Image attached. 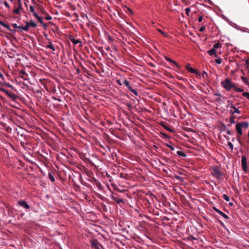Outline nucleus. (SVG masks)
Here are the masks:
<instances>
[{"mask_svg": "<svg viewBox=\"0 0 249 249\" xmlns=\"http://www.w3.org/2000/svg\"><path fill=\"white\" fill-rule=\"evenodd\" d=\"M249 126V124L248 122L244 121L240 123H237L236 124L235 128L239 136H241L243 134L242 129L246 130Z\"/></svg>", "mask_w": 249, "mask_h": 249, "instance_id": "f257e3e1", "label": "nucleus"}, {"mask_svg": "<svg viewBox=\"0 0 249 249\" xmlns=\"http://www.w3.org/2000/svg\"><path fill=\"white\" fill-rule=\"evenodd\" d=\"M221 85L226 90L230 91L232 88L233 89L234 84L230 79L227 78L221 82Z\"/></svg>", "mask_w": 249, "mask_h": 249, "instance_id": "f03ea898", "label": "nucleus"}, {"mask_svg": "<svg viewBox=\"0 0 249 249\" xmlns=\"http://www.w3.org/2000/svg\"><path fill=\"white\" fill-rule=\"evenodd\" d=\"M212 175L216 178H220L223 176V174L217 166L213 168Z\"/></svg>", "mask_w": 249, "mask_h": 249, "instance_id": "7ed1b4c3", "label": "nucleus"}, {"mask_svg": "<svg viewBox=\"0 0 249 249\" xmlns=\"http://www.w3.org/2000/svg\"><path fill=\"white\" fill-rule=\"evenodd\" d=\"M241 164L243 170L246 173L248 171L247 160L245 156H243L241 159Z\"/></svg>", "mask_w": 249, "mask_h": 249, "instance_id": "20e7f679", "label": "nucleus"}, {"mask_svg": "<svg viewBox=\"0 0 249 249\" xmlns=\"http://www.w3.org/2000/svg\"><path fill=\"white\" fill-rule=\"evenodd\" d=\"M123 84L125 85V86H126L129 90H130L135 95H138V92L136 89H132L131 87L129 85V82L126 80L125 79L124 81Z\"/></svg>", "mask_w": 249, "mask_h": 249, "instance_id": "39448f33", "label": "nucleus"}, {"mask_svg": "<svg viewBox=\"0 0 249 249\" xmlns=\"http://www.w3.org/2000/svg\"><path fill=\"white\" fill-rule=\"evenodd\" d=\"M90 242L92 247L94 248L95 249H101L102 246L97 240L93 239L92 240H90Z\"/></svg>", "mask_w": 249, "mask_h": 249, "instance_id": "423d86ee", "label": "nucleus"}, {"mask_svg": "<svg viewBox=\"0 0 249 249\" xmlns=\"http://www.w3.org/2000/svg\"><path fill=\"white\" fill-rule=\"evenodd\" d=\"M110 197L112 200L118 204H120V203H124L123 200L119 198L117 195H112L110 196Z\"/></svg>", "mask_w": 249, "mask_h": 249, "instance_id": "0eeeda50", "label": "nucleus"}, {"mask_svg": "<svg viewBox=\"0 0 249 249\" xmlns=\"http://www.w3.org/2000/svg\"><path fill=\"white\" fill-rule=\"evenodd\" d=\"M18 204L20 205V206L27 209H30V206L28 204V203L24 200H20L18 201Z\"/></svg>", "mask_w": 249, "mask_h": 249, "instance_id": "6e6552de", "label": "nucleus"}, {"mask_svg": "<svg viewBox=\"0 0 249 249\" xmlns=\"http://www.w3.org/2000/svg\"><path fill=\"white\" fill-rule=\"evenodd\" d=\"M213 209L217 212L218 213H219L220 215H221L225 219H228L229 218V217L225 213H223L221 211L219 210L217 208H216L215 207H213Z\"/></svg>", "mask_w": 249, "mask_h": 249, "instance_id": "1a4fd4ad", "label": "nucleus"}, {"mask_svg": "<svg viewBox=\"0 0 249 249\" xmlns=\"http://www.w3.org/2000/svg\"><path fill=\"white\" fill-rule=\"evenodd\" d=\"M21 8V4L19 2L18 4V7L13 10V13L16 15H19L20 14V10Z\"/></svg>", "mask_w": 249, "mask_h": 249, "instance_id": "9d476101", "label": "nucleus"}, {"mask_svg": "<svg viewBox=\"0 0 249 249\" xmlns=\"http://www.w3.org/2000/svg\"><path fill=\"white\" fill-rule=\"evenodd\" d=\"M207 53L210 55H214L215 57H217V54L216 53V51L214 49H211V50L207 51Z\"/></svg>", "mask_w": 249, "mask_h": 249, "instance_id": "9b49d317", "label": "nucleus"}, {"mask_svg": "<svg viewBox=\"0 0 249 249\" xmlns=\"http://www.w3.org/2000/svg\"><path fill=\"white\" fill-rule=\"evenodd\" d=\"M186 69L187 70L191 73H196L197 74V71L196 70H195V69H194L193 68H192L191 67H190V65L188 64V65H187L186 66Z\"/></svg>", "mask_w": 249, "mask_h": 249, "instance_id": "f8f14e48", "label": "nucleus"}, {"mask_svg": "<svg viewBox=\"0 0 249 249\" xmlns=\"http://www.w3.org/2000/svg\"><path fill=\"white\" fill-rule=\"evenodd\" d=\"M164 58L166 60H167L168 62H170L171 63L174 64L177 68H179V66L177 63L176 62H175V61H174L173 60L171 59V58H170L169 57H168L167 56H165Z\"/></svg>", "mask_w": 249, "mask_h": 249, "instance_id": "ddd939ff", "label": "nucleus"}, {"mask_svg": "<svg viewBox=\"0 0 249 249\" xmlns=\"http://www.w3.org/2000/svg\"><path fill=\"white\" fill-rule=\"evenodd\" d=\"M231 108L233 109L232 112V113L240 114V111H239V109L236 108L232 104L231 105Z\"/></svg>", "mask_w": 249, "mask_h": 249, "instance_id": "4468645a", "label": "nucleus"}, {"mask_svg": "<svg viewBox=\"0 0 249 249\" xmlns=\"http://www.w3.org/2000/svg\"><path fill=\"white\" fill-rule=\"evenodd\" d=\"M233 89L237 92H241L244 91V89L237 87L235 84L233 86Z\"/></svg>", "mask_w": 249, "mask_h": 249, "instance_id": "2eb2a0df", "label": "nucleus"}, {"mask_svg": "<svg viewBox=\"0 0 249 249\" xmlns=\"http://www.w3.org/2000/svg\"><path fill=\"white\" fill-rule=\"evenodd\" d=\"M29 25L31 27H36L37 26V24L33 21L30 20L29 22H27Z\"/></svg>", "mask_w": 249, "mask_h": 249, "instance_id": "dca6fc26", "label": "nucleus"}, {"mask_svg": "<svg viewBox=\"0 0 249 249\" xmlns=\"http://www.w3.org/2000/svg\"><path fill=\"white\" fill-rule=\"evenodd\" d=\"M220 48H221V45L220 44V43L219 42H218L213 45V47L212 48L214 49V50L216 51V49Z\"/></svg>", "mask_w": 249, "mask_h": 249, "instance_id": "f3484780", "label": "nucleus"}, {"mask_svg": "<svg viewBox=\"0 0 249 249\" xmlns=\"http://www.w3.org/2000/svg\"><path fill=\"white\" fill-rule=\"evenodd\" d=\"M37 19L38 20V21L41 23V24L44 27H46L47 25L43 22V19L42 17H39L38 18H37Z\"/></svg>", "mask_w": 249, "mask_h": 249, "instance_id": "a211bd4d", "label": "nucleus"}, {"mask_svg": "<svg viewBox=\"0 0 249 249\" xmlns=\"http://www.w3.org/2000/svg\"><path fill=\"white\" fill-rule=\"evenodd\" d=\"M46 48L50 49L53 51H55V48L52 44V42H50L49 44L46 46Z\"/></svg>", "mask_w": 249, "mask_h": 249, "instance_id": "6ab92c4d", "label": "nucleus"}, {"mask_svg": "<svg viewBox=\"0 0 249 249\" xmlns=\"http://www.w3.org/2000/svg\"><path fill=\"white\" fill-rule=\"evenodd\" d=\"M0 90L1 91L4 92L6 95H7L9 97H12V95L10 94V93L8 92V91L4 89L1 88L0 89Z\"/></svg>", "mask_w": 249, "mask_h": 249, "instance_id": "aec40b11", "label": "nucleus"}, {"mask_svg": "<svg viewBox=\"0 0 249 249\" xmlns=\"http://www.w3.org/2000/svg\"><path fill=\"white\" fill-rule=\"evenodd\" d=\"M177 153L178 155L183 157H185L186 156V154L182 151H178Z\"/></svg>", "mask_w": 249, "mask_h": 249, "instance_id": "412c9836", "label": "nucleus"}, {"mask_svg": "<svg viewBox=\"0 0 249 249\" xmlns=\"http://www.w3.org/2000/svg\"><path fill=\"white\" fill-rule=\"evenodd\" d=\"M30 27V26L29 25V24L26 22V25L25 26H23V30L24 31H28L29 30Z\"/></svg>", "mask_w": 249, "mask_h": 249, "instance_id": "4be33fe9", "label": "nucleus"}, {"mask_svg": "<svg viewBox=\"0 0 249 249\" xmlns=\"http://www.w3.org/2000/svg\"><path fill=\"white\" fill-rule=\"evenodd\" d=\"M49 178L52 182H53L55 180L54 177L51 173H49Z\"/></svg>", "mask_w": 249, "mask_h": 249, "instance_id": "5701e85b", "label": "nucleus"}, {"mask_svg": "<svg viewBox=\"0 0 249 249\" xmlns=\"http://www.w3.org/2000/svg\"><path fill=\"white\" fill-rule=\"evenodd\" d=\"M222 198L223 199H224L225 201L228 202L230 201V198L229 197V196L226 195V194H224L222 196Z\"/></svg>", "mask_w": 249, "mask_h": 249, "instance_id": "b1692460", "label": "nucleus"}, {"mask_svg": "<svg viewBox=\"0 0 249 249\" xmlns=\"http://www.w3.org/2000/svg\"><path fill=\"white\" fill-rule=\"evenodd\" d=\"M0 24L3 26V27L7 28L8 29L10 30V26L7 24H6L4 23L3 21H0Z\"/></svg>", "mask_w": 249, "mask_h": 249, "instance_id": "393cba45", "label": "nucleus"}, {"mask_svg": "<svg viewBox=\"0 0 249 249\" xmlns=\"http://www.w3.org/2000/svg\"><path fill=\"white\" fill-rule=\"evenodd\" d=\"M241 79L244 82L245 84H246L248 85H249V82L247 80V78L244 76H241Z\"/></svg>", "mask_w": 249, "mask_h": 249, "instance_id": "a878e982", "label": "nucleus"}, {"mask_svg": "<svg viewBox=\"0 0 249 249\" xmlns=\"http://www.w3.org/2000/svg\"><path fill=\"white\" fill-rule=\"evenodd\" d=\"M71 41L74 44H77L81 42V41L77 39H73Z\"/></svg>", "mask_w": 249, "mask_h": 249, "instance_id": "bb28decb", "label": "nucleus"}, {"mask_svg": "<svg viewBox=\"0 0 249 249\" xmlns=\"http://www.w3.org/2000/svg\"><path fill=\"white\" fill-rule=\"evenodd\" d=\"M201 77L203 79H205L208 77V73L206 71H203V72L201 74Z\"/></svg>", "mask_w": 249, "mask_h": 249, "instance_id": "cd10ccee", "label": "nucleus"}, {"mask_svg": "<svg viewBox=\"0 0 249 249\" xmlns=\"http://www.w3.org/2000/svg\"><path fill=\"white\" fill-rule=\"evenodd\" d=\"M242 95L249 100V92H243Z\"/></svg>", "mask_w": 249, "mask_h": 249, "instance_id": "c85d7f7f", "label": "nucleus"}, {"mask_svg": "<svg viewBox=\"0 0 249 249\" xmlns=\"http://www.w3.org/2000/svg\"><path fill=\"white\" fill-rule=\"evenodd\" d=\"M157 30L159 32H160V33H161L163 36H164L165 37H167V34H166L165 33H164L163 32H162L160 29H158Z\"/></svg>", "mask_w": 249, "mask_h": 249, "instance_id": "c756f323", "label": "nucleus"}, {"mask_svg": "<svg viewBox=\"0 0 249 249\" xmlns=\"http://www.w3.org/2000/svg\"><path fill=\"white\" fill-rule=\"evenodd\" d=\"M228 146L230 147V148L231 149V150H232L233 149V145L232 144V143L229 142H228Z\"/></svg>", "mask_w": 249, "mask_h": 249, "instance_id": "7c9ffc66", "label": "nucleus"}, {"mask_svg": "<svg viewBox=\"0 0 249 249\" xmlns=\"http://www.w3.org/2000/svg\"><path fill=\"white\" fill-rule=\"evenodd\" d=\"M221 62H222V59L221 58H218L215 60V62L218 64H221Z\"/></svg>", "mask_w": 249, "mask_h": 249, "instance_id": "2f4dec72", "label": "nucleus"}, {"mask_svg": "<svg viewBox=\"0 0 249 249\" xmlns=\"http://www.w3.org/2000/svg\"><path fill=\"white\" fill-rule=\"evenodd\" d=\"M1 3H3L8 9L10 8V6L7 1L1 2Z\"/></svg>", "mask_w": 249, "mask_h": 249, "instance_id": "473e14b6", "label": "nucleus"}, {"mask_svg": "<svg viewBox=\"0 0 249 249\" xmlns=\"http://www.w3.org/2000/svg\"><path fill=\"white\" fill-rule=\"evenodd\" d=\"M188 239L190 240H196V238L192 235H190L188 237Z\"/></svg>", "mask_w": 249, "mask_h": 249, "instance_id": "72a5a7b5", "label": "nucleus"}, {"mask_svg": "<svg viewBox=\"0 0 249 249\" xmlns=\"http://www.w3.org/2000/svg\"><path fill=\"white\" fill-rule=\"evenodd\" d=\"M30 10L31 12H32L33 13L35 12L34 7V6L33 5H30Z\"/></svg>", "mask_w": 249, "mask_h": 249, "instance_id": "f704fd0d", "label": "nucleus"}, {"mask_svg": "<svg viewBox=\"0 0 249 249\" xmlns=\"http://www.w3.org/2000/svg\"><path fill=\"white\" fill-rule=\"evenodd\" d=\"M206 29V27L205 26H202L199 29V31L203 32Z\"/></svg>", "mask_w": 249, "mask_h": 249, "instance_id": "c9c22d12", "label": "nucleus"}, {"mask_svg": "<svg viewBox=\"0 0 249 249\" xmlns=\"http://www.w3.org/2000/svg\"><path fill=\"white\" fill-rule=\"evenodd\" d=\"M19 73L22 74V75H27V74L26 73V72L24 71L21 70L19 71Z\"/></svg>", "mask_w": 249, "mask_h": 249, "instance_id": "e433bc0d", "label": "nucleus"}, {"mask_svg": "<svg viewBox=\"0 0 249 249\" xmlns=\"http://www.w3.org/2000/svg\"><path fill=\"white\" fill-rule=\"evenodd\" d=\"M166 146L167 147H168L172 151L174 150V149H175L174 147L173 146H171L169 144H167Z\"/></svg>", "mask_w": 249, "mask_h": 249, "instance_id": "4c0bfd02", "label": "nucleus"}, {"mask_svg": "<svg viewBox=\"0 0 249 249\" xmlns=\"http://www.w3.org/2000/svg\"><path fill=\"white\" fill-rule=\"evenodd\" d=\"M12 26H13L14 28H17V29H18V28L19 27V26H18V25H17V24H16V23H13V24H12Z\"/></svg>", "mask_w": 249, "mask_h": 249, "instance_id": "58836bf2", "label": "nucleus"}, {"mask_svg": "<svg viewBox=\"0 0 249 249\" xmlns=\"http://www.w3.org/2000/svg\"><path fill=\"white\" fill-rule=\"evenodd\" d=\"M33 16L35 17H36V19L39 17V16L37 15V14L36 12H34V13H33Z\"/></svg>", "mask_w": 249, "mask_h": 249, "instance_id": "ea45409f", "label": "nucleus"}, {"mask_svg": "<svg viewBox=\"0 0 249 249\" xmlns=\"http://www.w3.org/2000/svg\"><path fill=\"white\" fill-rule=\"evenodd\" d=\"M203 16H199L198 18V22H201L203 20Z\"/></svg>", "mask_w": 249, "mask_h": 249, "instance_id": "a19ab883", "label": "nucleus"}, {"mask_svg": "<svg viewBox=\"0 0 249 249\" xmlns=\"http://www.w3.org/2000/svg\"><path fill=\"white\" fill-rule=\"evenodd\" d=\"M185 12H186V14L188 16L190 12V9L189 8H186Z\"/></svg>", "mask_w": 249, "mask_h": 249, "instance_id": "79ce46f5", "label": "nucleus"}, {"mask_svg": "<svg viewBox=\"0 0 249 249\" xmlns=\"http://www.w3.org/2000/svg\"><path fill=\"white\" fill-rule=\"evenodd\" d=\"M117 83L120 86H122L123 85V83L121 82L120 80H117Z\"/></svg>", "mask_w": 249, "mask_h": 249, "instance_id": "37998d69", "label": "nucleus"}, {"mask_svg": "<svg viewBox=\"0 0 249 249\" xmlns=\"http://www.w3.org/2000/svg\"><path fill=\"white\" fill-rule=\"evenodd\" d=\"M45 18L47 19V20H50L52 19V17L50 16H47V17H45Z\"/></svg>", "mask_w": 249, "mask_h": 249, "instance_id": "c03bdc74", "label": "nucleus"}, {"mask_svg": "<svg viewBox=\"0 0 249 249\" xmlns=\"http://www.w3.org/2000/svg\"><path fill=\"white\" fill-rule=\"evenodd\" d=\"M19 28L18 29H20V31L22 32L23 30V26H19Z\"/></svg>", "mask_w": 249, "mask_h": 249, "instance_id": "a18cd8bd", "label": "nucleus"}, {"mask_svg": "<svg viewBox=\"0 0 249 249\" xmlns=\"http://www.w3.org/2000/svg\"><path fill=\"white\" fill-rule=\"evenodd\" d=\"M0 78H1V79H3L4 78L3 75L2 74V73L0 72Z\"/></svg>", "mask_w": 249, "mask_h": 249, "instance_id": "49530a36", "label": "nucleus"}, {"mask_svg": "<svg viewBox=\"0 0 249 249\" xmlns=\"http://www.w3.org/2000/svg\"><path fill=\"white\" fill-rule=\"evenodd\" d=\"M231 122L232 124L234 123V120L233 119H231Z\"/></svg>", "mask_w": 249, "mask_h": 249, "instance_id": "de8ad7c7", "label": "nucleus"}, {"mask_svg": "<svg viewBox=\"0 0 249 249\" xmlns=\"http://www.w3.org/2000/svg\"><path fill=\"white\" fill-rule=\"evenodd\" d=\"M82 17H83V18H84L85 17H86L87 18H88V17H87V15H85H85H83V16H82Z\"/></svg>", "mask_w": 249, "mask_h": 249, "instance_id": "09e8293b", "label": "nucleus"}, {"mask_svg": "<svg viewBox=\"0 0 249 249\" xmlns=\"http://www.w3.org/2000/svg\"><path fill=\"white\" fill-rule=\"evenodd\" d=\"M227 133L228 134H229V135H230V134H231V131H230V130H228V131L227 132Z\"/></svg>", "mask_w": 249, "mask_h": 249, "instance_id": "8fccbe9b", "label": "nucleus"}, {"mask_svg": "<svg viewBox=\"0 0 249 249\" xmlns=\"http://www.w3.org/2000/svg\"><path fill=\"white\" fill-rule=\"evenodd\" d=\"M20 77L24 80H26V78H24L23 76H20Z\"/></svg>", "mask_w": 249, "mask_h": 249, "instance_id": "3c124183", "label": "nucleus"}, {"mask_svg": "<svg viewBox=\"0 0 249 249\" xmlns=\"http://www.w3.org/2000/svg\"><path fill=\"white\" fill-rule=\"evenodd\" d=\"M247 69H248V72H249V64L247 66Z\"/></svg>", "mask_w": 249, "mask_h": 249, "instance_id": "603ef678", "label": "nucleus"}, {"mask_svg": "<svg viewBox=\"0 0 249 249\" xmlns=\"http://www.w3.org/2000/svg\"><path fill=\"white\" fill-rule=\"evenodd\" d=\"M220 224H221V225H222L223 227H224V225L222 222H220Z\"/></svg>", "mask_w": 249, "mask_h": 249, "instance_id": "864d4df0", "label": "nucleus"}, {"mask_svg": "<svg viewBox=\"0 0 249 249\" xmlns=\"http://www.w3.org/2000/svg\"><path fill=\"white\" fill-rule=\"evenodd\" d=\"M7 86L9 87H12V85H7Z\"/></svg>", "mask_w": 249, "mask_h": 249, "instance_id": "5fc2aeb1", "label": "nucleus"}, {"mask_svg": "<svg viewBox=\"0 0 249 249\" xmlns=\"http://www.w3.org/2000/svg\"><path fill=\"white\" fill-rule=\"evenodd\" d=\"M166 129L168 130L169 131H171V129L169 128H166Z\"/></svg>", "mask_w": 249, "mask_h": 249, "instance_id": "6e6d98bb", "label": "nucleus"}, {"mask_svg": "<svg viewBox=\"0 0 249 249\" xmlns=\"http://www.w3.org/2000/svg\"><path fill=\"white\" fill-rule=\"evenodd\" d=\"M232 204L231 203H230V205H232Z\"/></svg>", "mask_w": 249, "mask_h": 249, "instance_id": "4d7b16f0", "label": "nucleus"}, {"mask_svg": "<svg viewBox=\"0 0 249 249\" xmlns=\"http://www.w3.org/2000/svg\"><path fill=\"white\" fill-rule=\"evenodd\" d=\"M10 1L12 2L13 0H9Z\"/></svg>", "mask_w": 249, "mask_h": 249, "instance_id": "13d9d810", "label": "nucleus"}, {"mask_svg": "<svg viewBox=\"0 0 249 249\" xmlns=\"http://www.w3.org/2000/svg\"><path fill=\"white\" fill-rule=\"evenodd\" d=\"M129 107H131V105L130 104H128V106Z\"/></svg>", "mask_w": 249, "mask_h": 249, "instance_id": "bf43d9fd", "label": "nucleus"}, {"mask_svg": "<svg viewBox=\"0 0 249 249\" xmlns=\"http://www.w3.org/2000/svg\"><path fill=\"white\" fill-rule=\"evenodd\" d=\"M119 191H120V192H123V191H121V190H120Z\"/></svg>", "mask_w": 249, "mask_h": 249, "instance_id": "052dcab7", "label": "nucleus"}]
</instances>
